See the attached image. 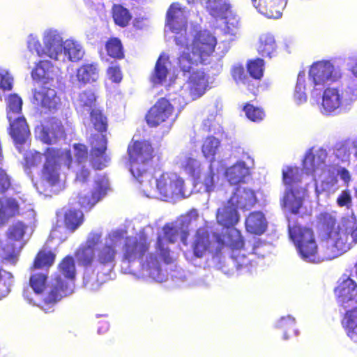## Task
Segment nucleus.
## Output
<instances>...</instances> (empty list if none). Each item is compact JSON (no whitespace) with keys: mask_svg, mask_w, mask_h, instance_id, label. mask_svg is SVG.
Listing matches in <instances>:
<instances>
[{"mask_svg":"<svg viewBox=\"0 0 357 357\" xmlns=\"http://www.w3.org/2000/svg\"><path fill=\"white\" fill-rule=\"evenodd\" d=\"M217 40L209 31L199 30L193 36L190 50L183 52L178 58V68L184 75L190 73L193 67L204 63L215 51Z\"/></svg>","mask_w":357,"mask_h":357,"instance_id":"1","label":"nucleus"},{"mask_svg":"<svg viewBox=\"0 0 357 357\" xmlns=\"http://www.w3.org/2000/svg\"><path fill=\"white\" fill-rule=\"evenodd\" d=\"M317 224L322 235L338 255L348 251L352 248L349 229V218H343L338 222L335 216L328 212L321 213L317 217Z\"/></svg>","mask_w":357,"mask_h":357,"instance_id":"2","label":"nucleus"},{"mask_svg":"<svg viewBox=\"0 0 357 357\" xmlns=\"http://www.w3.org/2000/svg\"><path fill=\"white\" fill-rule=\"evenodd\" d=\"M130 171L139 183L152 177L149 170L153 166L155 151L146 140H132L127 149Z\"/></svg>","mask_w":357,"mask_h":357,"instance_id":"3","label":"nucleus"},{"mask_svg":"<svg viewBox=\"0 0 357 357\" xmlns=\"http://www.w3.org/2000/svg\"><path fill=\"white\" fill-rule=\"evenodd\" d=\"M288 230L301 257L307 261H315L318 258V245L313 230L296 223L289 224Z\"/></svg>","mask_w":357,"mask_h":357,"instance_id":"4","label":"nucleus"},{"mask_svg":"<svg viewBox=\"0 0 357 357\" xmlns=\"http://www.w3.org/2000/svg\"><path fill=\"white\" fill-rule=\"evenodd\" d=\"M43 155L45 162L42 169V178L50 185H55L59 180V162L61 161L68 168L73 164V156L70 149L61 151L54 147L47 148Z\"/></svg>","mask_w":357,"mask_h":357,"instance_id":"5","label":"nucleus"},{"mask_svg":"<svg viewBox=\"0 0 357 357\" xmlns=\"http://www.w3.org/2000/svg\"><path fill=\"white\" fill-rule=\"evenodd\" d=\"M91 147L89 163L94 170H102L106 167L110 160L107 155V139L106 135L91 134L89 139Z\"/></svg>","mask_w":357,"mask_h":357,"instance_id":"6","label":"nucleus"},{"mask_svg":"<svg viewBox=\"0 0 357 357\" xmlns=\"http://www.w3.org/2000/svg\"><path fill=\"white\" fill-rule=\"evenodd\" d=\"M150 242L146 237L136 238L132 236L125 238L121 252V261L133 263L142 259L149 252Z\"/></svg>","mask_w":357,"mask_h":357,"instance_id":"7","label":"nucleus"},{"mask_svg":"<svg viewBox=\"0 0 357 357\" xmlns=\"http://www.w3.org/2000/svg\"><path fill=\"white\" fill-rule=\"evenodd\" d=\"M184 180L174 172H163L156 180V187L161 196L167 198L185 195Z\"/></svg>","mask_w":357,"mask_h":357,"instance_id":"8","label":"nucleus"},{"mask_svg":"<svg viewBox=\"0 0 357 357\" xmlns=\"http://www.w3.org/2000/svg\"><path fill=\"white\" fill-rule=\"evenodd\" d=\"M32 103L49 112L57 110L61 105V99L56 90L47 86L46 82L33 89Z\"/></svg>","mask_w":357,"mask_h":357,"instance_id":"9","label":"nucleus"},{"mask_svg":"<svg viewBox=\"0 0 357 357\" xmlns=\"http://www.w3.org/2000/svg\"><path fill=\"white\" fill-rule=\"evenodd\" d=\"M188 14L185 7L178 2L172 3L168 8L165 16V26L176 34L186 33L188 29Z\"/></svg>","mask_w":357,"mask_h":357,"instance_id":"10","label":"nucleus"},{"mask_svg":"<svg viewBox=\"0 0 357 357\" xmlns=\"http://www.w3.org/2000/svg\"><path fill=\"white\" fill-rule=\"evenodd\" d=\"M174 112V107L169 100L165 98H160L149 109L145 119L149 127H157L172 118Z\"/></svg>","mask_w":357,"mask_h":357,"instance_id":"11","label":"nucleus"},{"mask_svg":"<svg viewBox=\"0 0 357 357\" xmlns=\"http://www.w3.org/2000/svg\"><path fill=\"white\" fill-rule=\"evenodd\" d=\"M309 76L314 85H324L328 82L336 81L341 75L329 61H319L312 65Z\"/></svg>","mask_w":357,"mask_h":357,"instance_id":"12","label":"nucleus"},{"mask_svg":"<svg viewBox=\"0 0 357 357\" xmlns=\"http://www.w3.org/2000/svg\"><path fill=\"white\" fill-rule=\"evenodd\" d=\"M334 293L338 305L343 309L357 303V283L349 277L342 278L338 282Z\"/></svg>","mask_w":357,"mask_h":357,"instance_id":"13","label":"nucleus"},{"mask_svg":"<svg viewBox=\"0 0 357 357\" xmlns=\"http://www.w3.org/2000/svg\"><path fill=\"white\" fill-rule=\"evenodd\" d=\"M213 237L218 246L213 256L220 257L224 247L228 246L231 250H241L244 248V239L241 231L234 228L229 229L225 234L213 233Z\"/></svg>","mask_w":357,"mask_h":357,"instance_id":"14","label":"nucleus"},{"mask_svg":"<svg viewBox=\"0 0 357 357\" xmlns=\"http://www.w3.org/2000/svg\"><path fill=\"white\" fill-rule=\"evenodd\" d=\"M214 241L211 238L210 231L204 228L199 227L196 230L194 239L191 244L193 255L196 258H202L207 254L211 253L213 257L215 250H213Z\"/></svg>","mask_w":357,"mask_h":357,"instance_id":"15","label":"nucleus"},{"mask_svg":"<svg viewBox=\"0 0 357 357\" xmlns=\"http://www.w3.org/2000/svg\"><path fill=\"white\" fill-rule=\"evenodd\" d=\"M303 192L290 188L285 190L280 199V206L291 214H298L304 203Z\"/></svg>","mask_w":357,"mask_h":357,"instance_id":"16","label":"nucleus"},{"mask_svg":"<svg viewBox=\"0 0 357 357\" xmlns=\"http://www.w3.org/2000/svg\"><path fill=\"white\" fill-rule=\"evenodd\" d=\"M257 199L254 190L238 186L228 200V204L237 208L248 210L257 202Z\"/></svg>","mask_w":357,"mask_h":357,"instance_id":"17","label":"nucleus"},{"mask_svg":"<svg viewBox=\"0 0 357 357\" xmlns=\"http://www.w3.org/2000/svg\"><path fill=\"white\" fill-rule=\"evenodd\" d=\"M70 289L66 282L60 277L55 279V282L52 284L50 291L43 300L41 308L45 309V307H52L63 296H66L70 294Z\"/></svg>","mask_w":357,"mask_h":357,"instance_id":"18","label":"nucleus"},{"mask_svg":"<svg viewBox=\"0 0 357 357\" xmlns=\"http://www.w3.org/2000/svg\"><path fill=\"white\" fill-rule=\"evenodd\" d=\"M208 87V77L202 70H196L189 77L188 91L193 100L202 96Z\"/></svg>","mask_w":357,"mask_h":357,"instance_id":"19","label":"nucleus"},{"mask_svg":"<svg viewBox=\"0 0 357 357\" xmlns=\"http://www.w3.org/2000/svg\"><path fill=\"white\" fill-rule=\"evenodd\" d=\"M10 122L9 134L16 145H22L30 135L26 119L23 116H15Z\"/></svg>","mask_w":357,"mask_h":357,"instance_id":"20","label":"nucleus"},{"mask_svg":"<svg viewBox=\"0 0 357 357\" xmlns=\"http://www.w3.org/2000/svg\"><path fill=\"white\" fill-rule=\"evenodd\" d=\"M65 136L63 126L57 121L52 119L48 124L42 126L40 137L41 141L46 144H56L58 140Z\"/></svg>","mask_w":357,"mask_h":357,"instance_id":"21","label":"nucleus"},{"mask_svg":"<svg viewBox=\"0 0 357 357\" xmlns=\"http://www.w3.org/2000/svg\"><path fill=\"white\" fill-rule=\"evenodd\" d=\"M77 80L81 86L96 82L100 77V69L97 63H84L76 70Z\"/></svg>","mask_w":357,"mask_h":357,"instance_id":"22","label":"nucleus"},{"mask_svg":"<svg viewBox=\"0 0 357 357\" xmlns=\"http://www.w3.org/2000/svg\"><path fill=\"white\" fill-rule=\"evenodd\" d=\"M236 206L227 203V205L219 208L216 213V220L218 225L230 229L239 221V215Z\"/></svg>","mask_w":357,"mask_h":357,"instance_id":"23","label":"nucleus"},{"mask_svg":"<svg viewBox=\"0 0 357 357\" xmlns=\"http://www.w3.org/2000/svg\"><path fill=\"white\" fill-rule=\"evenodd\" d=\"M245 229L248 232L261 235L267 228V222L264 214L261 211L251 212L245 219Z\"/></svg>","mask_w":357,"mask_h":357,"instance_id":"24","label":"nucleus"},{"mask_svg":"<svg viewBox=\"0 0 357 357\" xmlns=\"http://www.w3.org/2000/svg\"><path fill=\"white\" fill-rule=\"evenodd\" d=\"M257 51L264 58L272 59L277 55L278 45L271 33H263L259 36Z\"/></svg>","mask_w":357,"mask_h":357,"instance_id":"25","label":"nucleus"},{"mask_svg":"<svg viewBox=\"0 0 357 357\" xmlns=\"http://www.w3.org/2000/svg\"><path fill=\"white\" fill-rule=\"evenodd\" d=\"M250 175V169L243 161H237L225 171V176L231 185H238L245 182V178Z\"/></svg>","mask_w":357,"mask_h":357,"instance_id":"26","label":"nucleus"},{"mask_svg":"<svg viewBox=\"0 0 357 357\" xmlns=\"http://www.w3.org/2000/svg\"><path fill=\"white\" fill-rule=\"evenodd\" d=\"M46 52L42 48L40 43L38 40H31L29 42L28 47L31 50H34L38 55L42 56L43 54H47L50 58L57 59V56L60 50V43L55 41L51 36L46 38L45 40Z\"/></svg>","mask_w":357,"mask_h":357,"instance_id":"27","label":"nucleus"},{"mask_svg":"<svg viewBox=\"0 0 357 357\" xmlns=\"http://www.w3.org/2000/svg\"><path fill=\"white\" fill-rule=\"evenodd\" d=\"M342 103V96L335 88H327L322 96V107L327 113H331L340 108Z\"/></svg>","mask_w":357,"mask_h":357,"instance_id":"28","label":"nucleus"},{"mask_svg":"<svg viewBox=\"0 0 357 357\" xmlns=\"http://www.w3.org/2000/svg\"><path fill=\"white\" fill-rule=\"evenodd\" d=\"M63 214V225L70 231H75L84 222L83 213L72 208H63L62 212H57V216Z\"/></svg>","mask_w":357,"mask_h":357,"instance_id":"29","label":"nucleus"},{"mask_svg":"<svg viewBox=\"0 0 357 357\" xmlns=\"http://www.w3.org/2000/svg\"><path fill=\"white\" fill-rule=\"evenodd\" d=\"M105 194L106 188L98 185L93 190L79 192L77 202L82 208H91Z\"/></svg>","mask_w":357,"mask_h":357,"instance_id":"30","label":"nucleus"},{"mask_svg":"<svg viewBox=\"0 0 357 357\" xmlns=\"http://www.w3.org/2000/svg\"><path fill=\"white\" fill-rule=\"evenodd\" d=\"M116 242L112 239L110 243H105L97 251V261L104 266L113 265L115 262L117 250Z\"/></svg>","mask_w":357,"mask_h":357,"instance_id":"31","label":"nucleus"},{"mask_svg":"<svg viewBox=\"0 0 357 357\" xmlns=\"http://www.w3.org/2000/svg\"><path fill=\"white\" fill-rule=\"evenodd\" d=\"M164 237L169 243H175L180 236L181 241L184 245H187V240L189 236V231L183 229V227L173 223H167L162 227Z\"/></svg>","mask_w":357,"mask_h":357,"instance_id":"32","label":"nucleus"},{"mask_svg":"<svg viewBox=\"0 0 357 357\" xmlns=\"http://www.w3.org/2000/svg\"><path fill=\"white\" fill-rule=\"evenodd\" d=\"M20 206L17 200L13 197L0 199V226L10 218L18 215Z\"/></svg>","mask_w":357,"mask_h":357,"instance_id":"33","label":"nucleus"},{"mask_svg":"<svg viewBox=\"0 0 357 357\" xmlns=\"http://www.w3.org/2000/svg\"><path fill=\"white\" fill-rule=\"evenodd\" d=\"M206 9L208 13L216 19L226 17L230 12L231 4L227 0H206Z\"/></svg>","mask_w":357,"mask_h":357,"instance_id":"34","label":"nucleus"},{"mask_svg":"<svg viewBox=\"0 0 357 357\" xmlns=\"http://www.w3.org/2000/svg\"><path fill=\"white\" fill-rule=\"evenodd\" d=\"M168 59V56H165L163 54L160 55L158 58L150 77V80L153 84H161L166 80L169 73L167 66Z\"/></svg>","mask_w":357,"mask_h":357,"instance_id":"35","label":"nucleus"},{"mask_svg":"<svg viewBox=\"0 0 357 357\" xmlns=\"http://www.w3.org/2000/svg\"><path fill=\"white\" fill-rule=\"evenodd\" d=\"M98 98V93L95 89H87L82 91L77 98L78 107L82 111L91 112L96 108V103Z\"/></svg>","mask_w":357,"mask_h":357,"instance_id":"36","label":"nucleus"},{"mask_svg":"<svg viewBox=\"0 0 357 357\" xmlns=\"http://www.w3.org/2000/svg\"><path fill=\"white\" fill-rule=\"evenodd\" d=\"M342 325L350 338L357 337V307L347 310L341 321Z\"/></svg>","mask_w":357,"mask_h":357,"instance_id":"37","label":"nucleus"},{"mask_svg":"<svg viewBox=\"0 0 357 357\" xmlns=\"http://www.w3.org/2000/svg\"><path fill=\"white\" fill-rule=\"evenodd\" d=\"M89 117L93 128L98 132L96 135H105L108 128V121L102 111L94 108L89 112Z\"/></svg>","mask_w":357,"mask_h":357,"instance_id":"38","label":"nucleus"},{"mask_svg":"<svg viewBox=\"0 0 357 357\" xmlns=\"http://www.w3.org/2000/svg\"><path fill=\"white\" fill-rule=\"evenodd\" d=\"M220 146V139L213 135H210L204 139L202 145V152L206 158L209 159L211 162H213Z\"/></svg>","mask_w":357,"mask_h":357,"instance_id":"39","label":"nucleus"},{"mask_svg":"<svg viewBox=\"0 0 357 357\" xmlns=\"http://www.w3.org/2000/svg\"><path fill=\"white\" fill-rule=\"evenodd\" d=\"M107 54L116 60H122L125 58L123 45L121 40L116 37H110L105 43Z\"/></svg>","mask_w":357,"mask_h":357,"instance_id":"40","label":"nucleus"},{"mask_svg":"<svg viewBox=\"0 0 357 357\" xmlns=\"http://www.w3.org/2000/svg\"><path fill=\"white\" fill-rule=\"evenodd\" d=\"M112 16L115 24L122 28L127 26L132 19L130 11L121 4L112 6Z\"/></svg>","mask_w":357,"mask_h":357,"instance_id":"41","label":"nucleus"},{"mask_svg":"<svg viewBox=\"0 0 357 357\" xmlns=\"http://www.w3.org/2000/svg\"><path fill=\"white\" fill-rule=\"evenodd\" d=\"M327 153L324 149H319L315 153L309 151L303 160L304 166L309 165L312 171L314 172L321 165L325 164Z\"/></svg>","mask_w":357,"mask_h":357,"instance_id":"42","label":"nucleus"},{"mask_svg":"<svg viewBox=\"0 0 357 357\" xmlns=\"http://www.w3.org/2000/svg\"><path fill=\"white\" fill-rule=\"evenodd\" d=\"M74 255L78 265L84 267L91 266L96 258L95 250L82 245L77 248Z\"/></svg>","mask_w":357,"mask_h":357,"instance_id":"43","label":"nucleus"},{"mask_svg":"<svg viewBox=\"0 0 357 357\" xmlns=\"http://www.w3.org/2000/svg\"><path fill=\"white\" fill-rule=\"evenodd\" d=\"M56 255L51 251L40 250L35 257L32 269L49 268L54 262Z\"/></svg>","mask_w":357,"mask_h":357,"instance_id":"44","label":"nucleus"},{"mask_svg":"<svg viewBox=\"0 0 357 357\" xmlns=\"http://www.w3.org/2000/svg\"><path fill=\"white\" fill-rule=\"evenodd\" d=\"M60 273L66 279L74 280L76 275V268L74 259L72 256L65 257L59 264Z\"/></svg>","mask_w":357,"mask_h":357,"instance_id":"45","label":"nucleus"},{"mask_svg":"<svg viewBox=\"0 0 357 357\" xmlns=\"http://www.w3.org/2000/svg\"><path fill=\"white\" fill-rule=\"evenodd\" d=\"M264 68L265 62L261 58H255L247 61V71L250 76L255 79L260 80L263 77Z\"/></svg>","mask_w":357,"mask_h":357,"instance_id":"46","label":"nucleus"},{"mask_svg":"<svg viewBox=\"0 0 357 357\" xmlns=\"http://www.w3.org/2000/svg\"><path fill=\"white\" fill-rule=\"evenodd\" d=\"M181 168L195 179L200 178L201 164L197 159L185 157L181 162Z\"/></svg>","mask_w":357,"mask_h":357,"instance_id":"47","label":"nucleus"},{"mask_svg":"<svg viewBox=\"0 0 357 357\" xmlns=\"http://www.w3.org/2000/svg\"><path fill=\"white\" fill-rule=\"evenodd\" d=\"M22 100L17 94H10L8 98L7 118L11 121L14 117L22 112Z\"/></svg>","mask_w":357,"mask_h":357,"instance_id":"48","label":"nucleus"},{"mask_svg":"<svg viewBox=\"0 0 357 357\" xmlns=\"http://www.w3.org/2000/svg\"><path fill=\"white\" fill-rule=\"evenodd\" d=\"M282 181L285 185L290 188L301 181V172L298 167H288L282 172Z\"/></svg>","mask_w":357,"mask_h":357,"instance_id":"49","label":"nucleus"},{"mask_svg":"<svg viewBox=\"0 0 357 357\" xmlns=\"http://www.w3.org/2000/svg\"><path fill=\"white\" fill-rule=\"evenodd\" d=\"M142 268L149 272L151 277L153 278H158L161 268L157 256L153 253H150L146 260L142 263Z\"/></svg>","mask_w":357,"mask_h":357,"instance_id":"50","label":"nucleus"},{"mask_svg":"<svg viewBox=\"0 0 357 357\" xmlns=\"http://www.w3.org/2000/svg\"><path fill=\"white\" fill-rule=\"evenodd\" d=\"M13 275L0 266V298L7 296L13 284Z\"/></svg>","mask_w":357,"mask_h":357,"instance_id":"51","label":"nucleus"},{"mask_svg":"<svg viewBox=\"0 0 357 357\" xmlns=\"http://www.w3.org/2000/svg\"><path fill=\"white\" fill-rule=\"evenodd\" d=\"M243 110L249 120L256 123L261 122L266 116L263 108L255 106L249 102L244 105Z\"/></svg>","mask_w":357,"mask_h":357,"instance_id":"52","label":"nucleus"},{"mask_svg":"<svg viewBox=\"0 0 357 357\" xmlns=\"http://www.w3.org/2000/svg\"><path fill=\"white\" fill-rule=\"evenodd\" d=\"M47 275L44 273H37L31 275L29 285L37 294H42L47 287Z\"/></svg>","mask_w":357,"mask_h":357,"instance_id":"53","label":"nucleus"},{"mask_svg":"<svg viewBox=\"0 0 357 357\" xmlns=\"http://www.w3.org/2000/svg\"><path fill=\"white\" fill-rule=\"evenodd\" d=\"M63 51L65 55L73 62L78 61L83 56L81 48L72 40H67L64 43Z\"/></svg>","mask_w":357,"mask_h":357,"instance_id":"54","label":"nucleus"},{"mask_svg":"<svg viewBox=\"0 0 357 357\" xmlns=\"http://www.w3.org/2000/svg\"><path fill=\"white\" fill-rule=\"evenodd\" d=\"M282 6L278 3V0H268L265 6V15L269 18L277 19L281 17Z\"/></svg>","mask_w":357,"mask_h":357,"instance_id":"55","label":"nucleus"},{"mask_svg":"<svg viewBox=\"0 0 357 357\" xmlns=\"http://www.w3.org/2000/svg\"><path fill=\"white\" fill-rule=\"evenodd\" d=\"M102 282L99 281L93 271L85 272L83 277V284L89 290L95 291L100 288Z\"/></svg>","mask_w":357,"mask_h":357,"instance_id":"56","label":"nucleus"},{"mask_svg":"<svg viewBox=\"0 0 357 357\" xmlns=\"http://www.w3.org/2000/svg\"><path fill=\"white\" fill-rule=\"evenodd\" d=\"M225 20V26L228 33L231 35L235 34V31L238 29L240 26L239 17L233 13L231 8L230 12L226 14V17H222Z\"/></svg>","mask_w":357,"mask_h":357,"instance_id":"57","label":"nucleus"},{"mask_svg":"<svg viewBox=\"0 0 357 357\" xmlns=\"http://www.w3.org/2000/svg\"><path fill=\"white\" fill-rule=\"evenodd\" d=\"M231 75L236 84H243L249 86L250 80L245 73L243 66H236L231 68Z\"/></svg>","mask_w":357,"mask_h":357,"instance_id":"58","label":"nucleus"},{"mask_svg":"<svg viewBox=\"0 0 357 357\" xmlns=\"http://www.w3.org/2000/svg\"><path fill=\"white\" fill-rule=\"evenodd\" d=\"M26 225L22 222L13 225L8 230V238L13 241H20L25 234Z\"/></svg>","mask_w":357,"mask_h":357,"instance_id":"59","label":"nucleus"},{"mask_svg":"<svg viewBox=\"0 0 357 357\" xmlns=\"http://www.w3.org/2000/svg\"><path fill=\"white\" fill-rule=\"evenodd\" d=\"M229 263L233 268L237 271L247 268L250 265V261L246 257L245 255L237 254L231 255L230 257Z\"/></svg>","mask_w":357,"mask_h":357,"instance_id":"60","label":"nucleus"},{"mask_svg":"<svg viewBox=\"0 0 357 357\" xmlns=\"http://www.w3.org/2000/svg\"><path fill=\"white\" fill-rule=\"evenodd\" d=\"M11 188V176L5 169L0 167V194H5Z\"/></svg>","mask_w":357,"mask_h":357,"instance_id":"61","label":"nucleus"},{"mask_svg":"<svg viewBox=\"0 0 357 357\" xmlns=\"http://www.w3.org/2000/svg\"><path fill=\"white\" fill-rule=\"evenodd\" d=\"M76 162L79 164L84 162L88 156L87 146L81 143H75L73 145Z\"/></svg>","mask_w":357,"mask_h":357,"instance_id":"62","label":"nucleus"},{"mask_svg":"<svg viewBox=\"0 0 357 357\" xmlns=\"http://www.w3.org/2000/svg\"><path fill=\"white\" fill-rule=\"evenodd\" d=\"M296 321L295 319L291 316L284 317L280 319L278 323L280 328L284 331V339H287V332L294 331Z\"/></svg>","mask_w":357,"mask_h":357,"instance_id":"63","label":"nucleus"},{"mask_svg":"<svg viewBox=\"0 0 357 357\" xmlns=\"http://www.w3.org/2000/svg\"><path fill=\"white\" fill-rule=\"evenodd\" d=\"M156 249L165 264H169L172 263L173 260L170 256V250L168 248H164L162 238L161 236H158L157 238Z\"/></svg>","mask_w":357,"mask_h":357,"instance_id":"64","label":"nucleus"}]
</instances>
